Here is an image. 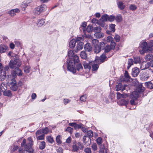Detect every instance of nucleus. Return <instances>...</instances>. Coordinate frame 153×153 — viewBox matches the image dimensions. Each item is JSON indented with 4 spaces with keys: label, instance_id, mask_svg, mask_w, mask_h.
<instances>
[{
    "label": "nucleus",
    "instance_id": "44",
    "mask_svg": "<svg viewBox=\"0 0 153 153\" xmlns=\"http://www.w3.org/2000/svg\"><path fill=\"white\" fill-rule=\"evenodd\" d=\"M134 62L135 64L139 63L141 62V61L140 57L136 56L134 58Z\"/></svg>",
    "mask_w": 153,
    "mask_h": 153
},
{
    "label": "nucleus",
    "instance_id": "39",
    "mask_svg": "<svg viewBox=\"0 0 153 153\" xmlns=\"http://www.w3.org/2000/svg\"><path fill=\"white\" fill-rule=\"evenodd\" d=\"M86 25V22H83L82 23V25H81V27H80V30H81V29H83L84 32L85 33V31H86L85 28Z\"/></svg>",
    "mask_w": 153,
    "mask_h": 153
},
{
    "label": "nucleus",
    "instance_id": "30",
    "mask_svg": "<svg viewBox=\"0 0 153 153\" xmlns=\"http://www.w3.org/2000/svg\"><path fill=\"white\" fill-rule=\"evenodd\" d=\"M145 90V88L142 85H139L138 86V92L139 93V95L141 94V93L143 92Z\"/></svg>",
    "mask_w": 153,
    "mask_h": 153
},
{
    "label": "nucleus",
    "instance_id": "53",
    "mask_svg": "<svg viewBox=\"0 0 153 153\" xmlns=\"http://www.w3.org/2000/svg\"><path fill=\"white\" fill-rule=\"evenodd\" d=\"M115 26L114 24H111L109 25V29L111 31L114 32L115 31Z\"/></svg>",
    "mask_w": 153,
    "mask_h": 153
},
{
    "label": "nucleus",
    "instance_id": "17",
    "mask_svg": "<svg viewBox=\"0 0 153 153\" xmlns=\"http://www.w3.org/2000/svg\"><path fill=\"white\" fill-rule=\"evenodd\" d=\"M20 10L18 8H16L14 9H12L8 12L10 15L11 16H14L16 15V13H18L19 12Z\"/></svg>",
    "mask_w": 153,
    "mask_h": 153
},
{
    "label": "nucleus",
    "instance_id": "3",
    "mask_svg": "<svg viewBox=\"0 0 153 153\" xmlns=\"http://www.w3.org/2000/svg\"><path fill=\"white\" fill-rule=\"evenodd\" d=\"M27 141L26 143L25 139L23 140L21 144V148L28 151H33V153L34 150L32 148L33 145V142L31 137L28 138Z\"/></svg>",
    "mask_w": 153,
    "mask_h": 153
},
{
    "label": "nucleus",
    "instance_id": "50",
    "mask_svg": "<svg viewBox=\"0 0 153 153\" xmlns=\"http://www.w3.org/2000/svg\"><path fill=\"white\" fill-rule=\"evenodd\" d=\"M123 87V85L121 83H119L116 86V91H118L120 90Z\"/></svg>",
    "mask_w": 153,
    "mask_h": 153
},
{
    "label": "nucleus",
    "instance_id": "14",
    "mask_svg": "<svg viewBox=\"0 0 153 153\" xmlns=\"http://www.w3.org/2000/svg\"><path fill=\"white\" fill-rule=\"evenodd\" d=\"M84 143L86 145H88L91 143V139L87 137V135H85L83 137Z\"/></svg>",
    "mask_w": 153,
    "mask_h": 153
},
{
    "label": "nucleus",
    "instance_id": "63",
    "mask_svg": "<svg viewBox=\"0 0 153 153\" xmlns=\"http://www.w3.org/2000/svg\"><path fill=\"white\" fill-rule=\"evenodd\" d=\"M71 100L65 98L63 100V103L64 105H66L67 104L70 103Z\"/></svg>",
    "mask_w": 153,
    "mask_h": 153
},
{
    "label": "nucleus",
    "instance_id": "27",
    "mask_svg": "<svg viewBox=\"0 0 153 153\" xmlns=\"http://www.w3.org/2000/svg\"><path fill=\"white\" fill-rule=\"evenodd\" d=\"M83 43L82 42H80L77 44L76 48L77 50L76 51L77 52L78 51L81 50L83 48Z\"/></svg>",
    "mask_w": 153,
    "mask_h": 153
},
{
    "label": "nucleus",
    "instance_id": "1",
    "mask_svg": "<svg viewBox=\"0 0 153 153\" xmlns=\"http://www.w3.org/2000/svg\"><path fill=\"white\" fill-rule=\"evenodd\" d=\"M79 61V57L76 55L72 58V59L69 60L67 61V70L74 74L76 72V69L75 68L76 63H78Z\"/></svg>",
    "mask_w": 153,
    "mask_h": 153
},
{
    "label": "nucleus",
    "instance_id": "6",
    "mask_svg": "<svg viewBox=\"0 0 153 153\" xmlns=\"http://www.w3.org/2000/svg\"><path fill=\"white\" fill-rule=\"evenodd\" d=\"M152 73H153V71L151 69H149L141 73L140 74V79L143 81L147 80L150 77V74Z\"/></svg>",
    "mask_w": 153,
    "mask_h": 153
},
{
    "label": "nucleus",
    "instance_id": "13",
    "mask_svg": "<svg viewBox=\"0 0 153 153\" xmlns=\"http://www.w3.org/2000/svg\"><path fill=\"white\" fill-rule=\"evenodd\" d=\"M95 62L97 63L95 64V62H90V64L92 65V70L93 71H96L99 68V65L98 64L96 61Z\"/></svg>",
    "mask_w": 153,
    "mask_h": 153
},
{
    "label": "nucleus",
    "instance_id": "26",
    "mask_svg": "<svg viewBox=\"0 0 153 153\" xmlns=\"http://www.w3.org/2000/svg\"><path fill=\"white\" fill-rule=\"evenodd\" d=\"M76 41L75 39H73L71 40L69 43V46L71 48H74L75 45Z\"/></svg>",
    "mask_w": 153,
    "mask_h": 153
},
{
    "label": "nucleus",
    "instance_id": "41",
    "mask_svg": "<svg viewBox=\"0 0 153 153\" xmlns=\"http://www.w3.org/2000/svg\"><path fill=\"white\" fill-rule=\"evenodd\" d=\"M87 137H88L90 138H91V137H92L93 135V132L92 131H87V132L86 134Z\"/></svg>",
    "mask_w": 153,
    "mask_h": 153
},
{
    "label": "nucleus",
    "instance_id": "59",
    "mask_svg": "<svg viewBox=\"0 0 153 153\" xmlns=\"http://www.w3.org/2000/svg\"><path fill=\"white\" fill-rule=\"evenodd\" d=\"M87 96L86 95L82 96L80 98V100L81 101L85 102L86 101Z\"/></svg>",
    "mask_w": 153,
    "mask_h": 153
},
{
    "label": "nucleus",
    "instance_id": "19",
    "mask_svg": "<svg viewBox=\"0 0 153 153\" xmlns=\"http://www.w3.org/2000/svg\"><path fill=\"white\" fill-rule=\"evenodd\" d=\"M149 66V63L146 62H143L141 64L140 66V68L141 70H144Z\"/></svg>",
    "mask_w": 153,
    "mask_h": 153
},
{
    "label": "nucleus",
    "instance_id": "32",
    "mask_svg": "<svg viewBox=\"0 0 153 153\" xmlns=\"http://www.w3.org/2000/svg\"><path fill=\"white\" fill-rule=\"evenodd\" d=\"M45 23L44 20L43 19H40L38 20L37 25L38 27H41Z\"/></svg>",
    "mask_w": 153,
    "mask_h": 153
},
{
    "label": "nucleus",
    "instance_id": "9",
    "mask_svg": "<svg viewBox=\"0 0 153 153\" xmlns=\"http://www.w3.org/2000/svg\"><path fill=\"white\" fill-rule=\"evenodd\" d=\"M10 89L13 91H16L18 89V86L16 83L15 79H13L11 80Z\"/></svg>",
    "mask_w": 153,
    "mask_h": 153
},
{
    "label": "nucleus",
    "instance_id": "2",
    "mask_svg": "<svg viewBox=\"0 0 153 153\" xmlns=\"http://www.w3.org/2000/svg\"><path fill=\"white\" fill-rule=\"evenodd\" d=\"M14 62L13 60H10L9 65L11 69H15L16 71H17V75L21 76L22 74V71L19 68L21 65V61L20 59H17Z\"/></svg>",
    "mask_w": 153,
    "mask_h": 153
},
{
    "label": "nucleus",
    "instance_id": "45",
    "mask_svg": "<svg viewBox=\"0 0 153 153\" xmlns=\"http://www.w3.org/2000/svg\"><path fill=\"white\" fill-rule=\"evenodd\" d=\"M76 69L78 71L82 72L83 70V67L81 64H79L77 65Z\"/></svg>",
    "mask_w": 153,
    "mask_h": 153
},
{
    "label": "nucleus",
    "instance_id": "35",
    "mask_svg": "<svg viewBox=\"0 0 153 153\" xmlns=\"http://www.w3.org/2000/svg\"><path fill=\"white\" fill-rule=\"evenodd\" d=\"M3 93V95L5 96L11 97L12 95L11 92L10 90L4 91Z\"/></svg>",
    "mask_w": 153,
    "mask_h": 153
},
{
    "label": "nucleus",
    "instance_id": "12",
    "mask_svg": "<svg viewBox=\"0 0 153 153\" xmlns=\"http://www.w3.org/2000/svg\"><path fill=\"white\" fill-rule=\"evenodd\" d=\"M107 57L105 54L104 53L101 55L100 57V62H99L98 60L97 59L95 60V61L98 64H100L102 63L105 61Z\"/></svg>",
    "mask_w": 153,
    "mask_h": 153
},
{
    "label": "nucleus",
    "instance_id": "56",
    "mask_svg": "<svg viewBox=\"0 0 153 153\" xmlns=\"http://www.w3.org/2000/svg\"><path fill=\"white\" fill-rule=\"evenodd\" d=\"M115 17L113 15L108 16V21L110 22L113 21L115 19Z\"/></svg>",
    "mask_w": 153,
    "mask_h": 153
},
{
    "label": "nucleus",
    "instance_id": "38",
    "mask_svg": "<svg viewBox=\"0 0 153 153\" xmlns=\"http://www.w3.org/2000/svg\"><path fill=\"white\" fill-rule=\"evenodd\" d=\"M0 88L1 90L3 92L7 90V87L5 84L2 83L0 85Z\"/></svg>",
    "mask_w": 153,
    "mask_h": 153
},
{
    "label": "nucleus",
    "instance_id": "21",
    "mask_svg": "<svg viewBox=\"0 0 153 153\" xmlns=\"http://www.w3.org/2000/svg\"><path fill=\"white\" fill-rule=\"evenodd\" d=\"M92 47L90 43H87L85 45L84 49L87 51L90 52L92 50Z\"/></svg>",
    "mask_w": 153,
    "mask_h": 153
},
{
    "label": "nucleus",
    "instance_id": "8",
    "mask_svg": "<svg viewBox=\"0 0 153 153\" xmlns=\"http://www.w3.org/2000/svg\"><path fill=\"white\" fill-rule=\"evenodd\" d=\"M83 147L82 144L80 142L74 144L72 146V151L74 152H77L79 149H82Z\"/></svg>",
    "mask_w": 153,
    "mask_h": 153
},
{
    "label": "nucleus",
    "instance_id": "24",
    "mask_svg": "<svg viewBox=\"0 0 153 153\" xmlns=\"http://www.w3.org/2000/svg\"><path fill=\"white\" fill-rule=\"evenodd\" d=\"M75 54L73 51L72 50H70L68 52V55L69 57V60L72 59V58L74 57V56L75 55Z\"/></svg>",
    "mask_w": 153,
    "mask_h": 153
},
{
    "label": "nucleus",
    "instance_id": "64",
    "mask_svg": "<svg viewBox=\"0 0 153 153\" xmlns=\"http://www.w3.org/2000/svg\"><path fill=\"white\" fill-rule=\"evenodd\" d=\"M114 39L116 42H118L120 41V37L119 35H116L114 37Z\"/></svg>",
    "mask_w": 153,
    "mask_h": 153
},
{
    "label": "nucleus",
    "instance_id": "33",
    "mask_svg": "<svg viewBox=\"0 0 153 153\" xmlns=\"http://www.w3.org/2000/svg\"><path fill=\"white\" fill-rule=\"evenodd\" d=\"M7 49L6 46L4 45H0V52L1 53H4L6 51Z\"/></svg>",
    "mask_w": 153,
    "mask_h": 153
},
{
    "label": "nucleus",
    "instance_id": "36",
    "mask_svg": "<svg viewBox=\"0 0 153 153\" xmlns=\"http://www.w3.org/2000/svg\"><path fill=\"white\" fill-rule=\"evenodd\" d=\"M81 57L83 59H85L87 58V55L85 51H82L80 54Z\"/></svg>",
    "mask_w": 153,
    "mask_h": 153
},
{
    "label": "nucleus",
    "instance_id": "55",
    "mask_svg": "<svg viewBox=\"0 0 153 153\" xmlns=\"http://www.w3.org/2000/svg\"><path fill=\"white\" fill-rule=\"evenodd\" d=\"M61 137L60 135L57 136L56 138V142L58 144H60L62 143V141L60 140Z\"/></svg>",
    "mask_w": 153,
    "mask_h": 153
},
{
    "label": "nucleus",
    "instance_id": "23",
    "mask_svg": "<svg viewBox=\"0 0 153 153\" xmlns=\"http://www.w3.org/2000/svg\"><path fill=\"white\" fill-rule=\"evenodd\" d=\"M94 36L97 39H100L102 38L104 36V34L102 33L96 32L94 34Z\"/></svg>",
    "mask_w": 153,
    "mask_h": 153
},
{
    "label": "nucleus",
    "instance_id": "60",
    "mask_svg": "<svg viewBox=\"0 0 153 153\" xmlns=\"http://www.w3.org/2000/svg\"><path fill=\"white\" fill-rule=\"evenodd\" d=\"M96 141L98 145H100L102 142V138L100 137L98 138L96 140Z\"/></svg>",
    "mask_w": 153,
    "mask_h": 153
},
{
    "label": "nucleus",
    "instance_id": "10",
    "mask_svg": "<svg viewBox=\"0 0 153 153\" xmlns=\"http://www.w3.org/2000/svg\"><path fill=\"white\" fill-rule=\"evenodd\" d=\"M8 56H11V59L10 60H13L14 62H15L16 59H19L18 55L13 53L11 52H10L8 53Z\"/></svg>",
    "mask_w": 153,
    "mask_h": 153
},
{
    "label": "nucleus",
    "instance_id": "57",
    "mask_svg": "<svg viewBox=\"0 0 153 153\" xmlns=\"http://www.w3.org/2000/svg\"><path fill=\"white\" fill-rule=\"evenodd\" d=\"M94 30L95 32H100L101 31V28L100 27H97L94 28Z\"/></svg>",
    "mask_w": 153,
    "mask_h": 153
},
{
    "label": "nucleus",
    "instance_id": "42",
    "mask_svg": "<svg viewBox=\"0 0 153 153\" xmlns=\"http://www.w3.org/2000/svg\"><path fill=\"white\" fill-rule=\"evenodd\" d=\"M115 19L117 22H120L122 20V18L121 15L120 14L117 15Z\"/></svg>",
    "mask_w": 153,
    "mask_h": 153
},
{
    "label": "nucleus",
    "instance_id": "52",
    "mask_svg": "<svg viewBox=\"0 0 153 153\" xmlns=\"http://www.w3.org/2000/svg\"><path fill=\"white\" fill-rule=\"evenodd\" d=\"M92 42L94 47L95 46L98 45H99V41L98 40L96 39H93L92 40Z\"/></svg>",
    "mask_w": 153,
    "mask_h": 153
},
{
    "label": "nucleus",
    "instance_id": "5",
    "mask_svg": "<svg viewBox=\"0 0 153 153\" xmlns=\"http://www.w3.org/2000/svg\"><path fill=\"white\" fill-rule=\"evenodd\" d=\"M47 7L44 4H42L35 7L33 10V13L35 16L39 15L42 12L45 11Z\"/></svg>",
    "mask_w": 153,
    "mask_h": 153
},
{
    "label": "nucleus",
    "instance_id": "11",
    "mask_svg": "<svg viewBox=\"0 0 153 153\" xmlns=\"http://www.w3.org/2000/svg\"><path fill=\"white\" fill-rule=\"evenodd\" d=\"M140 48L144 51H148L149 50V47L148 44L146 42H141Z\"/></svg>",
    "mask_w": 153,
    "mask_h": 153
},
{
    "label": "nucleus",
    "instance_id": "4",
    "mask_svg": "<svg viewBox=\"0 0 153 153\" xmlns=\"http://www.w3.org/2000/svg\"><path fill=\"white\" fill-rule=\"evenodd\" d=\"M139 93L137 91H133L129 96L130 98L131 99L130 102L131 105H136L138 102L136 101L138 100L140 96Z\"/></svg>",
    "mask_w": 153,
    "mask_h": 153
},
{
    "label": "nucleus",
    "instance_id": "28",
    "mask_svg": "<svg viewBox=\"0 0 153 153\" xmlns=\"http://www.w3.org/2000/svg\"><path fill=\"white\" fill-rule=\"evenodd\" d=\"M0 75V81H2L4 80L6 78V73L4 71L3 72L1 71Z\"/></svg>",
    "mask_w": 153,
    "mask_h": 153
},
{
    "label": "nucleus",
    "instance_id": "40",
    "mask_svg": "<svg viewBox=\"0 0 153 153\" xmlns=\"http://www.w3.org/2000/svg\"><path fill=\"white\" fill-rule=\"evenodd\" d=\"M101 19L105 22L108 21V15L106 14H104L102 15Z\"/></svg>",
    "mask_w": 153,
    "mask_h": 153
},
{
    "label": "nucleus",
    "instance_id": "31",
    "mask_svg": "<svg viewBox=\"0 0 153 153\" xmlns=\"http://www.w3.org/2000/svg\"><path fill=\"white\" fill-rule=\"evenodd\" d=\"M128 103V102L124 99L121 100L119 102V103L120 104L122 105L126 106V107Z\"/></svg>",
    "mask_w": 153,
    "mask_h": 153
},
{
    "label": "nucleus",
    "instance_id": "47",
    "mask_svg": "<svg viewBox=\"0 0 153 153\" xmlns=\"http://www.w3.org/2000/svg\"><path fill=\"white\" fill-rule=\"evenodd\" d=\"M30 70V67L29 66H26L24 68V71L25 73H28Z\"/></svg>",
    "mask_w": 153,
    "mask_h": 153
},
{
    "label": "nucleus",
    "instance_id": "62",
    "mask_svg": "<svg viewBox=\"0 0 153 153\" xmlns=\"http://www.w3.org/2000/svg\"><path fill=\"white\" fill-rule=\"evenodd\" d=\"M82 126H83V125L82 124H77L76 123L74 128L76 129L81 128L82 127Z\"/></svg>",
    "mask_w": 153,
    "mask_h": 153
},
{
    "label": "nucleus",
    "instance_id": "49",
    "mask_svg": "<svg viewBox=\"0 0 153 153\" xmlns=\"http://www.w3.org/2000/svg\"><path fill=\"white\" fill-rule=\"evenodd\" d=\"M45 142L44 141H42L40 143L39 148L41 149H43L45 146Z\"/></svg>",
    "mask_w": 153,
    "mask_h": 153
},
{
    "label": "nucleus",
    "instance_id": "46",
    "mask_svg": "<svg viewBox=\"0 0 153 153\" xmlns=\"http://www.w3.org/2000/svg\"><path fill=\"white\" fill-rule=\"evenodd\" d=\"M133 61L132 59H129L128 60V66L127 67V68L128 69L133 64Z\"/></svg>",
    "mask_w": 153,
    "mask_h": 153
},
{
    "label": "nucleus",
    "instance_id": "18",
    "mask_svg": "<svg viewBox=\"0 0 153 153\" xmlns=\"http://www.w3.org/2000/svg\"><path fill=\"white\" fill-rule=\"evenodd\" d=\"M48 133V128L46 127L45 128L43 129L42 130H38L36 132V136L41 134H46Z\"/></svg>",
    "mask_w": 153,
    "mask_h": 153
},
{
    "label": "nucleus",
    "instance_id": "58",
    "mask_svg": "<svg viewBox=\"0 0 153 153\" xmlns=\"http://www.w3.org/2000/svg\"><path fill=\"white\" fill-rule=\"evenodd\" d=\"M111 49V48L110 46L108 45L105 48V52L106 53H108L110 51Z\"/></svg>",
    "mask_w": 153,
    "mask_h": 153
},
{
    "label": "nucleus",
    "instance_id": "25",
    "mask_svg": "<svg viewBox=\"0 0 153 153\" xmlns=\"http://www.w3.org/2000/svg\"><path fill=\"white\" fill-rule=\"evenodd\" d=\"M83 65L85 69H88L89 71L91 69V65L90 64V62H84Z\"/></svg>",
    "mask_w": 153,
    "mask_h": 153
},
{
    "label": "nucleus",
    "instance_id": "54",
    "mask_svg": "<svg viewBox=\"0 0 153 153\" xmlns=\"http://www.w3.org/2000/svg\"><path fill=\"white\" fill-rule=\"evenodd\" d=\"M93 27L91 25H89L86 28V30L88 32L92 31L93 30Z\"/></svg>",
    "mask_w": 153,
    "mask_h": 153
},
{
    "label": "nucleus",
    "instance_id": "37",
    "mask_svg": "<svg viewBox=\"0 0 153 153\" xmlns=\"http://www.w3.org/2000/svg\"><path fill=\"white\" fill-rule=\"evenodd\" d=\"M100 151L99 153H104L105 152H106V149H105V146L103 145H101L100 146Z\"/></svg>",
    "mask_w": 153,
    "mask_h": 153
},
{
    "label": "nucleus",
    "instance_id": "51",
    "mask_svg": "<svg viewBox=\"0 0 153 153\" xmlns=\"http://www.w3.org/2000/svg\"><path fill=\"white\" fill-rule=\"evenodd\" d=\"M15 70L11 73V76L12 77V79H11V80L13 79H15V78L17 76V71H16L15 70V69H14Z\"/></svg>",
    "mask_w": 153,
    "mask_h": 153
},
{
    "label": "nucleus",
    "instance_id": "61",
    "mask_svg": "<svg viewBox=\"0 0 153 153\" xmlns=\"http://www.w3.org/2000/svg\"><path fill=\"white\" fill-rule=\"evenodd\" d=\"M110 45L111 48V49H114L115 46V43L114 41V40L110 42Z\"/></svg>",
    "mask_w": 153,
    "mask_h": 153
},
{
    "label": "nucleus",
    "instance_id": "34",
    "mask_svg": "<svg viewBox=\"0 0 153 153\" xmlns=\"http://www.w3.org/2000/svg\"><path fill=\"white\" fill-rule=\"evenodd\" d=\"M153 58V56L151 54H149L146 55L145 57V59L147 61H150Z\"/></svg>",
    "mask_w": 153,
    "mask_h": 153
},
{
    "label": "nucleus",
    "instance_id": "48",
    "mask_svg": "<svg viewBox=\"0 0 153 153\" xmlns=\"http://www.w3.org/2000/svg\"><path fill=\"white\" fill-rule=\"evenodd\" d=\"M14 42L15 45L17 47H21L22 46V43L20 41L18 40H15Z\"/></svg>",
    "mask_w": 153,
    "mask_h": 153
},
{
    "label": "nucleus",
    "instance_id": "29",
    "mask_svg": "<svg viewBox=\"0 0 153 153\" xmlns=\"http://www.w3.org/2000/svg\"><path fill=\"white\" fill-rule=\"evenodd\" d=\"M2 69V67L1 64H0V71L3 72L4 71L6 73V71L7 72L9 70V67L8 66H6L4 67L3 70Z\"/></svg>",
    "mask_w": 153,
    "mask_h": 153
},
{
    "label": "nucleus",
    "instance_id": "15",
    "mask_svg": "<svg viewBox=\"0 0 153 153\" xmlns=\"http://www.w3.org/2000/svg\"><path fill=\"white\" fill-rule=\"evenodd\" d=\"M140 71L139 68L137 67H135L132 70V75L133 76L136 77L139 74Z\"/></svg>",
    "mask_w": 153,
    "mask_h": 153
},
{
    "label": "nucleus",
    "instance_id": "7",
    "mask_svg": "<svg viewBox=\"0 0 153 153\" xmlns=\"http://www.w3.org/2000/svg\"><path fill=\"white\" fill-rule=\"evenodd\" d=\"M105 45L104 43L102 42H100L98 45L95 46L94 51L95 53H98L100 52L101 49L102 48H103Z\"/></svg>",
    "mask_w": 153,
    "mask_h": 153
},
{
    "label": "nucleus",
    "instance_id": "16",
    "mask_svg": "<svg viewBox=\"0 0 153 153\" xmlns=\"http://www.w3.org/2000/svg\"><path fill=\"white\" fill-rule=\"evenodd\" d=\"M105 21L100 19L99 20L98 24L100 27H103L104 29H106L107 26V25L105 23Z\"/></svg>",
    "mask_w": 153,
    "mask_h": 153
},
{
    "label": "nucleus",
    "instance_id": "43",
    "mask_svg": "<svg viewBox=\"0 0 153 153\" xmlns=\"http://www.w3.org/2000/svg\"><path fill=\"white\" fill-rule=\"evenodd\" d=\"M28 4L29 2H27L23 3L21 6V7L22 8V10L23 11H25V8L28 6Z\"/></svg>",
    "mask_w": 153,
    "mask_h": 153
},
{
    "label": "nucleus",
    "instance_id": "22",
    "mask_svg": "<svg viewBox=\"0 0 153 153\" xmlns=\"http://www.w3.org/2000/svg\"><path fill=\"white\" fill-rule=\"evenodd\" d=\"M145 85L147 88L150 89H153V81L146 82Z\"/></svg>",
    "mask_w": 153,
    "mask_h": 153
},
{
    "label": "nucleus",
    "instance_id": "20",
    "mask_svg": "<svg viewBox=\"0 0 153 153\" xmlns=\"http://www.w3.org/2000/svg\"><path fill=\"white\" fill-rule=\"evenodd\" d=\"M117 4L118 7L120 9L123 10L124 9L125 5L122 1H118Z\"/></svg>",
    "mask_w": 153,
    "mask_h": 153
}]
</instances>
